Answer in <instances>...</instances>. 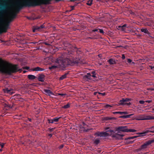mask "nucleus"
Instances as JSON below:
<instances>
[{"instance_id":"49530a36","label":"nucleus","mask_w":154,"mask_h":154,"mask_svg":"<svg viewBox=\"0 0 154 154\" xmlns=\"http://www.w3.org/2000/svg\"><path fill=\"white\" fill-rule=\"evenodd\" d=\"M97 152H98L99 153H100L101 151L99 148H98L97 149Z\"/></svg>"},{"instance_id":"5701e85b","label":"nucleus","mask_w":154,"mask_h":154,"mask_svg":"<svg viewBox=\"0 0 154 154\" xmlns=\"http://www.w3.org/2000/svg\"><path fill=\"white\" fill-rule=\"evenodd\" d=\"M131 99L130 98H126L125 99L122 98V100H120L119 102H125L131 101Z\"/></svg>"},{"instance_id":"ea45409f","label":"nucleus","mask_w":154,"mask_h":154,"mask_svg":"<svg viewBox=\"0 0 154 154\" xmlns=\"http://www.w3.org/2000/svg\"><path fill=\"white\" fill-rule=\"evenodd\" d=\"M149 129L151 130H154V126H152L151 127H150L149 128Z\"/></svg>"},{"instance_id":"5fc2aeb1","label":"nucleus","mask_w":154,"mask_h":154,"mask_svg":"<svg viewBox=\"0 0 154 154\" xmlns=\"http://www.w3.org/2000/svg\"><path fill=\"white\" fill-rule=\"evenodd\" d=\"M134 137V138H136L139 137V136H135Z\"/></svg>"},{"instance_id":"79ce46f5","label":"nucleus","mask_w":154,"mask_h":154,"mask_svg":"<svg viewBox=\"0 0 154 154\" xmlns=\"http://www.w3.org/2000/svg\"><path fill=\"white\" fill-rule=\"evenodd\" d=\"M52 119H48V121L49 123H51V120Z\"/></svg>"},{"instance_id":"20e7f679","label":"nucleus","mask_w":154,"mask_h":154,"mask_svg":"<svg viewBox=\"0 0 154 154\" xmlns=\"http://www.w3.org/2000/svg\"><path fill=\"white\" fill-rule=\"evenodd\" d=\"M136 119L137 120L154 119V116H146L143 115H140L136 117Z\"/></svg>"},{"instance_id":"72a5a7b5","label":"nucleus","mask_w":154,"mask_h":154,"mask_svg":"<svg viewBox=\"0 0 154 154\" xmlns=\"http://www.w3.org/2000/svg\"><path fill=\"white\" fill-rule=\"evenodd\" d=\"M145 102V101H143V100H140L139 101V103H140V104H144Z\"/></svg>"},{"instance_id":"ddd939ff","label":"nucleus","mask_w":154,"mask_h":154,"mask_svg":"<svg viewBox=\"0 0 154 154\" xmlns=\"http://www.w3.org/2000/svg\"><path fill=\"white\" fill-rule=\"evenodd\" d=\"M45 76L42 74H39L38 78V80L41 82H43L44 81Z\"/></svg>"},{"instance_id":"4be33fe9","label":"nucleus","mask_w":154,"mask_h":154,"mask_svg":"<svg viewBox=\"0 0 154 154\" xmlns=\"http://www.w3.org/2000/svg\"><path fill=\"white\" fill-rule=\"evenodd\" d=\"M61 118V117H59V118L56 117L54 118L51 120V123H53L54 122H58L59 119Z\"/></svg>"},{"instance_id":"2eb2a0df","label":"nucleus","mask_w":154,"mask_h":154,"mask_svg":"<svg viewBox=\"0 0 154 154\" xmlns=\"http://www.w3.org/2000/svg\"><path fill=\"white\" fill-rule=\"evenodd\" d=\"M44 91L46 93V94L49 96L51 95H54V93L52 92L50 90L44 89Z\"/></svg>"},{"instance_id":"680f3d73","label":"nucleus","mask_w":154,"mask_h":154,"mask_svg":"<svg viewBox=\"0 0 154 154\" xmlns=\"http://www.w3.org/2000/svg\"><path fill=\"white\" fill-rule=\"evenodd\" d=\"M151 133H154V130H153L152 131H151Z\"/></svg>"},{"instance_id":"7ed1b4c3","label":"nucleus","mask_w":154,"mask_h":154,"mask_svg":"<svg viewBox=\"0 0 154 154\" xmlns=\"http://www.w3.org/2000/svg\"><path fill=\"white\" fill-rule=\"evenodd\" d=\"M8 9L7 4H0V22L2 21L4 15L7 13Z\"/></svg>"},{"instance_id":"f03ea898","label":"nucleus","mask_w":154,"mask_h":154,"mask_svg":"<svg viewBox=\"0 0 154 154\" xmlns=\"http://www.w3.org/2000/svg\"><path fill=\"white\" fill-rule=\"evenodd\" d=\"M22 69H20L17 64H13L2 60H0V72L2 73L8 75L18 71L21 72Z\"/></svg>"},{"instance_id":"c03bdc74","label":"nucleus","mask_w":154,"mask_h":154,"mask_svg":"<svg viewBox=\"0 0 154 154\" xmlns=\"http://www.w3.org/2000/svg\"><path fill=\"white\" fill-rule=\"evenodd\" d=\"M4 144L2 143H0V145L1 146L2 148L4 147Z\"/></svg>"},{"instance_id":"052dcab7","label":"nucleus","mask_w":154,"mask_h":154,"mask_svg":"<svg viewBox=\"0 0 154 154\" xmlns=\"http://www.w3.org/2000/svg\"><path fill=\"white\" fill-rule=\"evenodd\" d=\"M94 95H96V92H95L94 93Z\"/></svg>"},{"instance_id":"0eeeda50","label":"nucleus","mask_w":154,"mask_h":154,"mask_svg":"<svg viewBox=\"0 0 154 154\" xmlns=\"http://www.w3.org/2000/svg\"><path fill=\"white\" fill-rule=\"evenodd\" d=\"M95 71H93L91 73H88L87 74L85 75L84 76V79L87 81H89V80L91 79L92 77H96V74Z\"/></svg>"},{"instance_id":"2f4dec72","label":"nucleus","mask_w":154,"mask_h":154,"mask_svg":"<svg viewBox=\"0 0 154 154\" xmlns=\"http://www.w3.org/2000/svg\"><path fill=\"white\" fill-rule=\"evenodd\" d=\"M134 136H133V137H128V138H126L125 139V140H129V139H134Z\"/></svg>"},{"instance_id":"a878e982","label":"nucleus","mask_w":154,"mask_h":154,"mask_svg":"<svg viewBox=\"0 0 154 154\" xmlns=\"http://www.w3.org/2000/svg\"><path fill=\"white\" fill-rule=\"evenodd\" d=\"M153 130H151L149 129L146 130L144 132H143V133H140L138 134H147L149 132H151V131H152Z\"/></svg>"},{"instance_id":"6e6552de","label":"nucleus","mask_w":154,"mask_h":154,"mask_svg":"<svg viewBox=\"0 0 154 154\" xmlns=\"http://www.w3.org/2000/svg\"><path fill=\"white\" fill-rule=\"evenodd\" d=\"M114 131L112 130H109L105 132H102L100 133V136L107 137L110 136L113 133Z\"/></svg>"},{"instance_id":"de8ad7c7","label":"nucleus","mask_w":154,"mask_h":154,"mask_svg":"<svg viewBox=\"0 0 154 154\" xmlns=\"http://www.w3.org/2000/svg\"><path fill=\"white\" fill-rule=\"evenodd\" d=\"M119 112H113V113L114 114H119Z\"/></svg>"},{"instance_id":"774afa93","label":"nucleus","mask_w":154,"mask_h":154,"mask_svg":"<svg viewBox=\"0 0 154 154\" xmlns=\"http://www.w3.org/2000/svg\"><path fill=\"white\" fill-rule=\"evenodd\" d=\"M152 91H154V89H152Z\"/></svg>"},{"instance_id":"bf43d9fd","label":"nucleus","mask_w":154,"mask_h":154,"mask_svg":"<svg viewBox=\"0 0 154 154\" xmlns=\"http://www.w3.org/2000/svg\"><path fill=\"white\" fill-rule=\"evenodd\" d=\"M94 143H96V140H94Z\"/></svg>"},{"instance_id":"69168bd1","label":"nucleus","mask_w":154,"mask_h":154,"mask_svg":"<svg viewBox=\"0 0 154 154\" xmlns=\"http://www.w3.org/2000/svg\"><path fill=\"white\" fill-rule=\"evenodd\" d=\"M8 107H10V108H11V105H10V106H8Z\"/></svg>"},{"instance_id":"13d9d810","label":"nucleus","mask_w":154,"mask_h":154,"mask_svg":"<svg viewBox=\"0 0 154 154\" xmlns=\"http://www.w3.org/2000/svg\"><path fill=\"white\" fill-rule=\"evenodd\" d=\"M72 8V9L73 10V9H74V8L75 7V6H72L71 7Z\"/></svg>"},{"instance_id":"412c9836","label":"nucleus","mask_w":154,"mask_h":154,"mask_svg":"<svg viewBox=\"0 0 154 154\" xmlns=\"http://www.w3.org/2000/svg\"><path fill=\"white\" fill-rule=\"evenodd\" d=\"M141 31L145 34H147L148 35H149L150 34V33L146 28H142L141 29Z\"/></svg>"},{"instance_id":"a19ab883","label":"nucleus","mask_w":154,"mask_h":154,"mask_svg":"<svg viewBox=\"0 0 154 154\" xmlns=\"http://www.w3.org/2000/svg\"><path fill=\"white\" fill-rule=\"evenodd\" d=\"M123 115H126L128 113V112L127 111L122 112Z\"/></svg>"},{"instance_id":"f257e3e1","label":"nucleus","mask_w":154,"mask_h":154,"mask_svg":"<svg viewBox=\"0 0 154 154\" xmlns=\"http://www.w3.org/2000/svg\"><path fill=\"white\" fill-rule=\"evenodd\" d=\"M56 63L58 65L52 66L49 67L50 70H52L57 68L60 69L61 70H65L66 67L69 65L73 66L77 63H85V62L82 58H76L75 59H69L68 58H64L60 57L57 59Z\"/></svg>"},{"instance_id":"a211bd4d","label":"nucleus","mask_w":154,"mask_h":154,"mask_svg":"<svg viewBox=\"0 0 154 154\" xmlns=\"http://www.w3.org/2000/svg\"><path fill=\"white\" fill-rule=\"evenodd\" d=\"M134 115V114H131L129 115H122L121 116L119 117V118H123V119H128L129 118H130L131 116H132L133 115Z\"/></svg>"},{"instance_id":"6ab92c4d","label":"nucleus","mask_w":154,"mask_h":154,"mask_svg":"<svg viewBox=\"0 0 154 154\" xmlns=\"http://www.w3.org/2000/svg\"><path fill=\"white\" fill-rule=\"evenodd\" d=\"M45 69L40 68L39 67H36L33 68L32 69V71H44Z\"/></svg>"},{"instance_id":"9d476101","label":"nucleus","mask_w":154,"mask_h":154,"mask_svg":"<svg viewBox=\"0 0 154 154\" xmlns=\"http://www.w3.org/2000/svg\"><path fill=\"white\" fill-rule=\"evenodd\" d=\"M87 125L84 122H83L82 123V125H81L80 127V130L81 131H85V132H88L89 131L90 129L89 128H86V126H87Z\"/></svg>"},{"instance_id":"864d4df0","label":"nucleus","mask_w":154,"mask_h":154,"mask_svg":"<svg viewBox=\"0 0 154 154\" xmlns=\"http://www.w3.org/2000/svg\"><path fill=\"white\" fill-rule=\"evenodd\" d=\"M119 114H120V115H123V112H120V111H119Z\"/></svg>"},{"instance_id":"c85d7f7f","label":"nucleus","mask_w":154,"mask_h":154,"mask_svg":"<svg viewBox=\"0 0 154 154\" xmlns=\"http://www.w3.org/2000/svg\"><path fill=\"white\" fill-rule=\"evenodd\" d=\"M16 15V14L15 13H12L10 17L11 19H13L15 17Z\"/></svg>"},{"instance_id":"8fccbe9b","label":"nucleus","mask_w":154,"mask_h":154,"mask_svg":"<svg viewBox=\"0 0 154 154\" xmlns=\"http://www.w3.org/2000/svg\"><path fill=\"white\" fill-rule=\"evenodd\" d=\"M52 134H48L49 136L50 137H51L52 136Z\"/></svg>"},{"instance_id":"aec40b11","label":"nucleus","mask_w":154,"mask_h":154,"mask_svg":"<svg viewBox=\"0 0 154 154\" xmlns=\"http://www.w3.org/2000/svg\"><path fill=\"white\" fill-rule=\"evenodd\" d=\"M119 105H127L129 106L131 104V103L130 102H119L118 103Z\"/></svg>"},{"instance_id":"6e6d98bb","label":"nucleus","mask_w":154,"mask_h":154,"mask_svg":"<svg viewBox=\"0 0 154 154\" xmlns=\"http://www.w3.org/2000/svg\"><path fill=\"white\" fill-rule=\"evenodd\" d=\"M28 119L29 122H32V119H31L28 118Z\"/></svg>"},{"instance_id":"7c9ffc66","label":"nucleus","mask_w":154,"mask_h":154,"mask_svg":"<svg viewBox=\"0 0 154 154\" xmlns=\"http://www.w3.org/2000/svg\"><path fill=\"white\" fill-rule=\"evenodd\" d=\"M55 128H48V130L49 131V132L50 133L51 132L55 129Z\"/></svg>"},{"instance_id":"4468645a","label":"nucleus","mask_w":154,"mask_h":154,"mask_svg":"<svg viewBox=\"0 0 154 154\" xmlns=\"http://www.w3.org/2000/svg\"><path fill=\"white\" fill-rule=\"evenodd\" d=\"M45 26L43 24L41 25L40 26H36L33 29V32H35L36 30H39L40 29L43 28Z\"/></svg>"},{"instance_id":"1a4fd4ad","label":"nucleus","mask_w":154,"mask_h":154,"mask_svg":"<svg viewBox=\"0 0 154 154\" xmlns=\"http://www.w3.org/2000/svg\"><path fill=\"white\" fill-rule=\"evenodd\" d=\"M154 142V139L149 140L147 141L144 143L143 144L141 145V148L143 150H144L145 149L147 148V146L151 143Z\"/></svg>"},{"instance_id":"473e14b6","label":"nucleus","mask_w":154,"mask_h":154,"mask_svg":"<svg viewBox=\"0 0 154 154\" xmlns=\"http://www.w3.org/2000/svg\"><path fill=\"white\" fill-rule=\"evenodd\" d=\"M58 95L61 96L62 97H64V96L66 95V94H65L58 93Z\"/></svg>"},{"instance_id":"f3484780","label":"nucleus","mask_w":154,"mask_h":154,"mask_svg":"<svg viewBox=\"0 0 154 154\" xmlns=\"http://www.w3.org/2000/svg\"><path fill=\"white\" fill-rule=\"evenodd\" d=\"M108 62L111 65L116 64V63L115 60L113 58H110L108 60Z\"/></svg>"},{"instance_id":"58836bf2","label":"nucleus","mask_w":154,"mask_h":154,"mask_svg":"<svg viewBox=\"0 0 154 154\" xmlns=\"http://www.w3.org/2000/svg\"><path fill=\"white\" fill-rule=\"evenodd\" d=\"M152 101V100H146L145 101V102L146 103H150Z\"/></svg>"},{"instance_id":"c756f323","label":"nucleus","mask_w":154,"mask_h":154,"mask_svg":"<svg viewBox=\"0 0 154 154\" xmlns=\"http://www.w3.org/2000/svg\"><path fill=\"white\" fill-rule=\"evenodd\" d=\"M70 107L69 104L68 103L66 105H65L63 107V108L64 109H67L69 108Z\"/></svg>"},{"instance_id":"c9c22d12","label":"nucleus","mask_w":154,"mask_h":154,"mask_svg":"<svg viewBox=\"0 0 154 154\" xmlns=\"http://www.w3.org/2000/svg\"><path fill=\"white\" fill-rule=\"evenodd\" d=\"M142 150H143V149H142L141 148V146L140 148H139V149H137V151L138 152H140Z\"/></svg>"},{"instance_id":"423d86ee","label":"nucleus","mask_w":154,"mask_h":154,"mask_svg":"<svg viewBox=\"0 0 154 154\" xmlns=\"http://www.w3.org/2000/svg\"><path fill=\"white\" fill-rule=\"evenodd\" d=\"M117 130L119 131H122L124 132H134L136 131L134 129H128V127L126 126L119 127L117 128Z\"/></svg>"},{"instance_id":"0e129e2a","label":"nucleus","mask_w":154,"mask_h":154,"mask_svg":"<svg viewBox=\"0 0 154 154\" xmlns=\"http://www.w3.org/2000/svg\"><path fill=\"white\" fill-rule=\"evenodd\" d=\"M34 44H35L37 43V42H34L33 43Z\"/></svg>"},{"instance_id":"3c124183","label":"nucleus","mask_w":154,"mask_h":154,"mask_svg":"<svg viewBox=\"0 0 154 154\" xmlns=\"http://www.w3.org/2000/svg\"><path fill=\"white\" fill-rule=\"evenodd\" d=\"M24 68L26 69H28L29 68V67L28 66H26Z\"/></svg>"},{"instance_id":"a18cd8bd","label":"nucleus","mask_w":154,"mask_h":154,"mask_svg":"<svg viewBox=\"0 0 154 154\" xmlns=\"http://www.w3.org/2000/svg\"><path fill=\"white\" fill-rule=\"evenodd\" d=\"M122 59H124L125 58V56L124 54H122Z\"/></svg>"},{"instance_id":"dca6fc26","label":"nucleus","mask_w":154,"mask_h":154,"mask_svg":"<svg viewBox=\"0 0 154 154\" xmlns=\"http://www.w3.org/2000/svg\"><path fill=\"white\" fill-rule=\"evenodd\" d=\"M127 25L125 24L122 26H118L119 29L122 31H125L126 30Z\"/></svg>"},{"instance_id":"4c0bfd02","label":"nucleus","mask_w":154,"mask_h":154,"mask_svg":"<svg viewBox=\"0 0 154 154\" xmlns=\"http://www.w3.org/2000/svg\"><path fill=\"white\" fill-rule=\"evenodd\" d=\"M92 4V2L91 1V2H90V1L88 2V3H87V5H89V6L91 5Z\"/></svg>"},{"instance_id":"9b49d317","label":"nucleus","mask_w":154,"mask_h":154,"mask_svg":"<svg viewBox=\"0 0 154 154\" xmlns=\"http://www.w3.org/2000/svg\"><path fill=\"white\" fill-rule=\"evenodd\" d=\"M4 92L5 93H7L10 94H12L14 92L13 90L12 89H9L8 88H5L3 89Z\"/></svg>"},{"instance_id":"4d7b16f0","label":"nucleus","mask_w":154,"mask_h":154,"mask_svg":"<svg viewBox=\"0 0 154 154\" xmlns=\"http://www.w3.org/2000/svg\"><path fill=\"white\" fill-rule=\"evenodd\" d=\"M150 68L151 69H152L153 68H154V66H150Z\"/></svg>"},{"instance_id":"b1692460","label":"nucleus","mask_w":154,"mask_h":154,"mask_svg":"<svg viewBox=\"0 0 154 154\" xmlns=\"http://www.w3.org/2000/svg\"><path fill=\"white\" fill-rule=\"evenodd\" d=\"M28 78L30 80H33L36 78V77L34 75H28Z\"/></svg>"},{"instance_id":"cd10ccee","label":"nucleus","mask_w":154,"mask_h":154,"mask_svg":"<svg viewBox=\"0 0 154 154\" xmlns=\"http://www.w3.org/2000/svg\"><path fill=\"white\" fill-rule=\"evenodd\" d=\"M97 32H99L103 35H104L105 33L102 29H97Z\"/></svg>"},{"instance_id":"bb28decb","label":"nucleus","mask_w":154,"mask_h":154,"mask_svg":"<svg viewBox=\"0 0 154 154\" xmlns=\"http://www.w3.org/2000/svg\"><path fill=\"white\" fill-rule=\"evenodd\" d=\"M98 93L99 94V96L98 95H97V98H99L98 97L99 96H104L106 95V93L105 92L103 93H101L99 92H98L97 91V94Z\"/></svg>"},{"instance_id":"603ef678","label":"nucleus","mask_w":154,"mask_h":154,"mask_svg":"<svg viewBox=\"0 0 154 154\" xmlns=\"http://www.w3.org/2000/svg\"><path fill=\"white\" fill-rule=\"evenodd\" d=\"M100 142V140L99 139H97V144Z\"/></svg>"},{"instance_id":"39448f33","label":"nucleus","mask_w":154,"mask_h":154,"mask_svg":"<svg viewBox=\"0 0 154 154\" xmlns=\"http://www.w3.org/2000/svg\"><path fill=\"white\" fill-rule=\"evenodd\" d=\"M10 23L9 21H6L3 26L0 28V35L3 33H5L7 32V30L9 28Z\"/></svg>"},{"instance_id":"37998d69","label":"nucleus","mask_w":154,"mask_h":154,"mask_svg":"<svg viewBox=\"0 0 154 154\" xmlns=\"http://www.w3.org/2000/svg\"><path fill=\"white\" fill-rule=\"evenodd\" d=\"M98 57L100 59H102V54H100L98 55Z\"/></svg>"},{"instance_id":"393cba45","label":"nucleus","mask_w":154,"mask_h":154,"mask_svg":"<svg viewBox=\"0 0 154 154\" xmlns=\"http://www.w3.org/2000/svg\"><path fill=\"white\" fill-rule=\"evenodd\" d=\"M68 73H66L64 75H62L60 78V80H62L66 78L67 75L68 74Z\"/></svg>"},{"instance_id":"338daca9","label":"nucleus","mask_w":154,"mask_h":154,"mask_svg":"<svg viewBox=\"0 0 154 154\" xmlns=\"http://www.w3.org/2000/svg\"><path fill=\"white\" fill-rule=\"evenodd\" d=\"M98 63V64H100V65H101L102 64V63Z\"/></svg>"},{"instance_id":"f8f14e48","label":"nucleus","mask_w":154,"mask_h":154,"mask_svg":"<svg viewBox=\"0 0 154 154\" xmlns=\"http://www.w3.org/2000/svg\"><path fill=\"white\" fill-rule=\"evenodd\" d=\"M124 136L123 134H115L112 135V137L118 139H121Z\"/></svg>"},{"instance_id":"e2e57ef3","label":"nucleus","mask_w":154,"mask_h":154,"mask_svg":"<svg viewBox=\"0 0 154 154\" xmlns=\"http://www.w3.org/2000/svg\"><path fill=\"white\" fill-rule=\"evenodd\" d=\"M93 31L94 32H95L96 31V29H94V30H93Z\"/></svg>"},{"instance_id":"09e8293b","label":"nucleus","mask_w":154,"mask_h":154,"mask_svg":"<svg viewBox=\"0 0 154 154\" xmlns=\"http://www.w3.org/2000/svg\"><path fill=\"white\" fill-rule=\"evenodd\" d=\"M45 44L46 45H51L50 44H49L48 43H47L46 42H45Z\"/></svg>"},{"instance_id":"e433bc0d","label":"nucleus","mask_w":154,"mask_h":154,"mask_svg":"<svg viewBox=\"0 0 154 154\" xmlns=\"http://www.w3.org/2000/svg\"><path fill=\"white\" fill-rule=\"evenodd\" d=\"M105 106L106 108H108L109 107H112V106H111V105H110L109 104H107Z\"/></svg>"},{"instance_id":"f704fd0d","label":"nucleus","mask_w":154,"mask_h":154,"mask_svg":"<svg viewBox=\"0 0 154 154\" xmlns=\"http://www.w3.org/2000/svg\"><path fill=\"white\" fill-rule=\"evenodd\" d=\"M132 61V60L131 59H128L127 60V62L128 63H131V62Z\"/></svg>"}]
</instances>
